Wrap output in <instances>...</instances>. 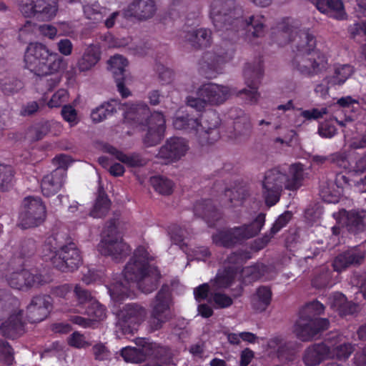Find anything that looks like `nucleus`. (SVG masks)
<instances>
[{
  "label": "nucleus",
  "instance_id": "1",
  "mask_svg": "<svg viewBox=\"0 0 366 366\" xmlns=\"http://www.w3.org/2000/svg\"><path fill=\"white\" fill-rule=\"evenodd\" d=\"M300 23L292 17H284L271 27L270 38L273 43L282 46L299 37L292 66L300 74L313 78L326 72L329 68L328 56L316 48L315 36L307 31L300 30Z\"/></svg>",
  "mask_w": 366,
  "mask_h": 366
},
{
  "label": "nucleus",
  "instance_id": "2",
  "mask_svg": "<svg viewBox=\"0 0 366 366\" xmlns=\"http://www.w3.org/2000/svg\"><path fill=\"white\" fill-rule=\"evenodd\" d=\"M152 259L146 248L139 246L123 270L125 280L137 282L139 290L146 294L157 289L161 278L157 267L150 264Z\"/></svg>",
  "mask_w": 366,
  "mask_h": 366
},
{
  "label": "nucleus",
  "instance_id": "3",
  "mask_svg": "<svg viewBox=\"0 0 366 366\" xmlns=\"http://www.w3.org/2000/svg\"><path fill=\"white\" fill-rule=\"evenodd\" d=\"M304 169L300 163L290 166L288 173H283L277 168L268 170L262 181V197L268 207L275 205L280 199L282 189L297 190L302 184Z\"/></svg>",
  "mask_w": 366,
  "mask_h": 366
},
{
  "label": "nucleus",
  "instance_id": "4",
  "mask_svg": "<svg viewBox=\"0 0 366 366\" xmlns=\"http://www.w3.org/2000/svg\"><path fill=\"white\" fill-rule=\"evenodd\" d=\"M59 238L58 234L46 238L42 249L43 257L45 260L49 259L53 267L62 272H74L82 262L80 251L74 242L62 244Z\"/></svg>",
  "mask_w": 366,
  "mask_h": 366
},
{
  "label": "nucleus",
  "instance_id": "5",
  "mask_svg": "<svg viewBox=\"0 0 366 366\" xmlns=\"http://www.w3.org/2000/svg\"><path fill=\"white\" fill-rule=\"evenodd\" d=\"M19 300L9 290L0 289V320L6 315L7 320L0 325V334L11 340H16L26 332L28 322L24 317V310L19 309Z\"/></svg>",
  "mask_w": 366,
  "mask_h": 366
},
{
  "label": "nucleus",
  "instance_id": "6",
  "mask_svg": "<svg viewBox=\"0 0 366 366\" xmlns=\"http://www.w3.org/2000/svg\"><path fill=\"white\" fill-rule=\"evenodd\" d=\"M125 118L147 127V132L143 142L147 147H154L162 141L164 137L166 121L162 112L151 113L148 105L144 102L132 104L125 112Z\"/></svg>",
  "mask_w": 366,
  "mask_h": 366
},
{
  "label": "nucleus",
  "instance_id": "7",
  "mask_svg": "<svg viewBox=\"0 0 366 366\" xmlns=\"http://www.w3.org/2000/svg\"><path fill=\"white\" fill-rule=\"evenodd\" d=\"M243 14L237 0H210L209 16L224 41L229 39L232 30L241 21Z\"/></svg>",
  "mask_w": 366,
  "mask_h": 366
},
{
  "label": "nucleus",
  "instance_id": "8",
  "mask_svg": "<svg viewBox=\"0 0 366 366\" xmlns=\"http://www.w3.org/2000/svg\"><path fill=\"white\" fill-rule=\"evenodd\" d=\"M25 67L36 75L46 74L51 71H63L66 67L64 58L51 53L43 44L30 43L25 51Z\"/></svg>",
  "mask_w": 366,
  "mask_h": 366
},
{
  "label": "nucleus",
  "instance_id": "9",
  "mask_svg": "<svg viewBox=\"0 0 366 366\" xmlns=\"http://www.w3.org/2000/svg\"><path fill=\"white\" fill-rule=\"evenodd\" d=\"M98 249L102 254L111 256L116 262H121L129 254L130 246L124 242L114 219L106 223Z\"/></svg>",
  "mask_w": 366,
  "mask_h": 366
},
{
  "label": "nucleus",
  "instance_id": "10",
  "mask_svg": "<svg viewBox=\"0 0 366 366\" xmlns=\"http://www.w3.org/2000/svg\"><path fill=\"white\" fill-rule=\"evenodd\" d=\"M228 87L213 83L204 84L197 91V97H187V104L197 112L204 109L207 104L219 105L229 96Z\"/></svg>",
  "mask_w": 366,
  "mask_h": 366
},
{
  "label": "nucleus",
  "instance_id": "11",
  "mask_svg": "<svg viewBox=\"0 0 366 366\" xmlns=\"http://www.w3.org/2000/svg\"><path fill=\"white\" fill-rule=\"evenodd\" d=\"M243 75L248 89L245 88L238 91L237 95L242 99L245 104H255L260 97L258 87L264 75L262 56H259L252 63H247L244 68Z\"/></svg>",
  "mask_w": 366,
  "mask_h": 366
},
{
  "label": "nucleus",
  "instance_id": "12",
  "mask_svg": "<svg viewBox=\"0 0 366 366\" xmlns=\"http://www.w3.org/2000/svg\"><path fill=\"white\" fill-rule=\"evenodd\" d=\"M22 207L18 224L21 229L36 227L45 221L46 208L41 197H26L22 202Z\"/></svg>",
  "mask_w": 366,
  "mask_h": 366
},
{
  "label": "nucleus",
  "instance_id": "13",
  "mask_svg": "<svg viewBox=\"0 0 366 366\" xmlns=\"http://www.w3.org/2000/svg\"><path fill=\"white\" fill-rule=\"evenodd\" d=\"M172 292L170 287L164 284L155 296L148 323L152 331L160 330L170 319Z\"/></svg>",
  "mask_w": 366,
  "mask_h": 366
},
{
  "label": "nucleus",
  "instance_id": "14",
  "mask_svg": "<svg viewBox=\"0 0 366 366\" xmlns=\"http://www.w3.org/2000/svg\"><path fill=\"white\" fill-rule=\"evenodd\" d=\"M329 326L330 321L327 318L315 317L300 312L299 318L294 325V332L301 341L308 342L327 330Z\"/></svg>",
  "mask_w": 366,
  "mask_h": 366
},
{
  "label": "nucleus",
  "instance_id": "15",
  "mask_svg": "<svg viewBox=\"0 0 366 366\" xmlns=\"http://www.w3.org/2000/svg\"><path fill=\"white\" fill-rule=\"evenodd\" d=\"M58 9V0H19V10L26 18L50 21L56 16Z\"/></svg>",
  "mask_w": 366,
  "mask_h": 366
},
{
  "label": "nucleus",
  "instance_id": "16",
  "mask_svg": "<svg viewBox=\"0 0 366 366\" xmlns=\"http://www.w3.org/2000/svg\"><path fill=\"white\" fill-rule=\"evenodd\" d=\"M267 30L266 24V18L262 14H254L248 19H244L241 16V21L238 23L237 27L232 30L230 34L228 41H236L238 39L239 33L242 32L245 38L252 40L253 39L263 37Z\"/></svg>",
  "mask_w": 366,
  "mask_h": 366
},
{
  "label": "nucleus",
  "instance_id": "17",
  "mask_svg": "<svg viewBox=\"0 0 366 366\" xmlns=\"http://www.w3.org/2000/svg\"><path fill=\"white\" fill-rule=\"evenodd\" d=\"M199 117L198 141L201 145L212 144L217 141L219 132L217 129L220 119L214 109L206 110Z\"/></svg>",
  "mask_w": 366,
  "mask_h": 366
},
{
  "label": "nucleus",
  "instance_id": "18",
  "mask_svg": "<svg viewBox=\"0 0 366 366\" xmlns=\"http://www.w3.org/2000/svg\"><path fill=\"white\" fill-rule=\"evenodd\" d=\"M74 293L77 299L76 310L79 313L92 317L94 320H104L106 317V307L92 297L89 290L76 285Z\"/></svg>",
  "mask_w": 366,
  "mask_h": 366
},
{
  "label": "nucleus",
  "instance_id": "19",
  "mask_svg": "<svg viewBox=\"0 0 366 366\" xmlns=\"http://www.w3.org/2000/svg\"><path fill=\"white\" fill-rule=\"evenodd\" d=\"M9 285L16 290H27L31 287L46 285L50 282V277L47 275L22 269L20 271L13 272L6 276Z\"/></svg>",
  "mask_w": 366,
  "mask_h": 366
},
{
  "label": "nucleus",
  "instance_id": "20",
  "mask_svg": "<svg viewBox=\"0 0 366 366\" xmlns=\"http://www.w3.org/2000/svg\"><path fill=\"white\" fill-rule=\"evenodd\" d=\"M53 308V300L50 295H39L32 297L26 309V320L29 323L44 320Z\"/></svg>",
  "mask_w": 366,
  "mask_h": 366
},
{
  "label": "nucleus",
  "instance_id": "21",
  "mask_svg": "<svg viewBox=\"0 0 366 366\" xmlns=\"http://www.w3.org/2000/svg\"><path fill=\"white\" fill-rule=\"evenodd\" d=\"M188 149L187 142L184 138L173 137L160 147L157 157L164 159L165 164L174 162L184 157Z\"/></svg>",
  "mask_w": 366,
  "mask_h": 366
},
{
  "label": "nucleus",
  "instance_id": "22",
  "mask_svg": "<svg viewBox=\"0 0 366 366\" xmlns=\"http://www.w3.org/2000/svg\"><path fill=\"white\" fill-rule=\"evenodd\" d=\"M147 315L146 309L137 303L125 305L119 311V317L124 327H127L129 332L137 330L144 321Z\"/></svg>",
  "mask_w": 366,
  "mask_h": 366
},
{
  "label": "nucleus",
  "instance_id": "23",
  "mask_svg": "<svg viewBox=\"0 0 366 366\" xmlns=\"http://www.w3.org/2000/svg\"><path fill=\"white\" fill-rule=\"evenodd\" d=\"M157 10L154 0H133L122 14L125 19L135 18L139 21L151 19Z\"/></svg>",
  "mask_w": 366,
  "mask_h": 366
},
{
  "label": "nucleus",
  "instance_id": "24",
  "mask_svg": "<svg viewBox=\"0 0 366 366\" xmlns=\"http://www.w3.org/2000/svg\"><path fill=\"white\" fill-rule=\"evenodd\" d=\"M109 66L113 74L114 81L117 84L118 92L123 98L130 96L131 92L125 86V72L126 67L128 66V61L122 55H114L108 61Z\"/></svg>",
  "mask_w": 366,
  "mask_h": 366
},
{
  "label": "nucleus",
  "instance_id": "25",
  "mask_svg": "<svg viewBox=\"0 0 366 366\" xmlns=\"http://www.w3.org/2000/svg\"><path fill=\"white\" fill-rule=\"evenodd\" d=\"M232 58L228 53L205 52L199 61L200 69L207 78L215 77L222 70V64Z\"/></svg>",
  "mask_w": 366,
  "mask_h": 366
},
{
  "label": "nucleus",
  "instance_id": "26",
  "mask_svg": "<svg viewBox=\"0 0 366 366\" xmlns=\"http://www.w3.org/2000/svg\"><path fill=\"white\" fill-rule=\"evenodd\" d=\"M330 347L322 342L312 343L306 347L302 354V362L306 366H318L330 359Z\"/></svg>",
  "mask_w": 366,
  "mask_h": 366
},
{
  "label": "nucleus",
  "instance_id": "27",
  "mask_svg": "<svg viewBox=\"0 0 366 366\" xmlns=\"http://www.w3.org/2000/svg\"><path fill=\"white\" fill-rule=\"evenodd\" d=\"M179 35L183 41L189 42L195 49L207 48L212 44V31L207 29L183 30Z\"/></svg>",
  "mask_w": 366,
  "mask_h": 366
},
{
  "label": "nucleus",
  "instance_id": "28",
  "mask_svg": "<svg viewBox=\"0 0 366 366\" xmlns=\"http://www.w3.org/2000/svg\"><path fill=\"white\" fill-rule=\"evenodd\" d=\"M315 4L317 10L329 17L337 20L347 18L344 4L342 0H309Z\"/></svg>",
  "mask_w": 366,
  "mask_h": 366
},
{
  "label": "nucleus",
  "instance_id": "29",
  "mask_svg": "<svg viewBox=\"0 0 366 366\" xmlns=\"http://www.w3.org/2000/svg\"><path fill=\"white\" fill-rule=\"evenodd\" d=\"M175 129L183 130L198 137L199 117L186 111H178L172 121Z\"/></svg>",
  "mask_w": 366,
  "mask_h": 366
},
{
  "label": "nucleus",
  "instance_id": "30",
  "mask_svg": "<svg viewBox=\"0 0 366 366\" xmlns=\"http://www.w3.org/2000/svg\"><path fill=\"white\" fill-rule=\"evenodd\" d=\"M142 342L145 344L146 359L147 357L155 359L164 365H169L172 363L173 355L168 347L149 342L148 339L145 338L142 339Z\"/></svg>",
  "mask_w": 366,
  "mask_h": 366
},
{
  "label": "nucleus",
  "instance_id": "31",
  "mask_svg": "<svg viewBox=\"0 0 366 366\" xmlns=\"http://www.w3.org/2000/svg\"><path fill=\"white\" fill-rule=\"evenodd\" d=\"M330 307L337 312L342 317L353 315L358 312V304L347 300L346 296L341 292H335L330 297Z\"/></svg>",
  "mask_w": 366,
  "mask_h": 366
},
{
  "label": "nucleus",
  "instance_id": "32",
  "mask_svg": "<svg viewBox=\"0 0 366 366\" xmlns=\"http://www.w3.org/2000/svg\"><path fill=\"white\" fill-rule=\"evenodd\" d=\"M194 212L209 223L214 224L222 218V212L211 199H202L194 205Z\"/></svg>",
  "mask_w": 366,
  "mask_h": 366
},
{
  "label": "nucleus",
  "instance_id": "33",
  "mask_svg": "<svg viewBox=\"0 0 366 366\" xmlns=\"http://www.w3.org/2000/svg\"><path fill=\"white\" fill-rule=\"evenodd\" d=\"M213 243L224 248H232L242 242L237 227L222 229L212 236Z\"/></svg>",
  "mask_w": 366,
  "mask_h": 366
},
{
  "label": "nucleus",
  "instance_id": "34",
  "mask_svg": "<svg viewBox=\"0 0 366 366\" xmlns=\"http://www.w3.org/2000/svg\"><path fill=\"white\" fill-rule=\"evenodd\" d=\"M364 255L353 250H347L339 254L332 262V267L335 271L340 272L351 265L360 264Z\"/></svg>",
  "mask_w": 366,
  "mask_h": 366
},
{
  "label": "nucleus",
  "instance_id": "35",
  "mask_svg": "<svg viewBox=\"0 0 366 366\" xmlns=\"http://www.w3.org/2000/svg\"><path fill=\"white\" fill-rule=\"evenodd\" d=\"M225 197L229 198L230 207L242 206L250 195L248 185L243 182H235L232 188L224 189Z\"/></svg>",
  "mask_w": 366,
  "mask_h": 366
},
{
  "label": "nucleus",
  "instance_id": "36",
  "mask_svg": "<svg viewBox=\"0 0 366 366\" xmlns=\"http://www.w3.org/2000/svg\"><path fill=\"white\" fill-rule=\"evenodd\" d=\"M64 184V177L58 171L45 175L41 182V192L44 197H49L56 194Z\"/></svg>",
  "mask_w": 366,
  "mask_h": 366
},
{
  "label": "nucleus",
  "instance_id": "37",
  "mask_svg": "<svg viewBox=\"0 0 366 366\" xmlns=\"http://www.w3.org/2000/svg\"><path fill=\"white\" fill-rule=\"evenodd\" d=\"M354 73V68L350 64H339L335 66L332 74L327 75L323 81L333 86L334 88L342 86Z\"/></svg>",
  "mask_w": 366,
  "mask_h": 366
},
{
  "label": "nucleus",
  "instance_id": "38",
  "mask_svg": "<svg viewBox=\"0 0 366 366\" xmlns=\"http://www.w3.org/2000/svg\"><path fill=\"white\" fill-rule=\"evenodd\" d=\"M101 51L99 48L94 45L88 46L81 57L77 61V67L80 71H86L93 68L100 60Z\"/></svg>",
  "mask_w": 366,
  "mask_h": 366
},
{
  "label": "nucleus",
  "instance_id": "39",
  "mask_svg": "<svg viewBox=\"0 0 366 366\" xmlns=\"http://www.w3.org/2000/svg\"><path fill=\"white\" fill-rule=\"evenodd\" d=\"M266 214L259 213L257 217L249 224H244L237 227L242 242L257 236L265 224Z\"/></svg>",
  "mask_w": 366,
  "mask_h": 366
},
{
  "label": "nucleus",
  "instance_id": "40",
  "mask_svg": "<svg viewBox=\"0 0 366 366\" xmlns=\"http://www.w3.org/2000/svg\"><path fill=\"white\" fill-rule=\"evenodd\" d=\"M237 274V267H224L217 272L213 280V286L218 290L227 289L232 286Z\"/></svg>",
  "mask_w": 366,
  "mask_h": 366
},
{
  "label": "nucleus",
  "instance_id": "41",
  "mask_svg": "<svg viewBox=\"0 0 366 366\" xmlns=\"http://www.w3.org/2000/svg\"><path fill=\"white\" fill-rule=\"evenodd\" d=\"M137 345L139 347V348L128 346L121 350L120 355L125 362L142 363L146 360L145 344L140 339L137 342Z\"/></svg>",
  "mask_w": 366,
  "mask_h": 366
},
{
  "label": "nucleus",
  "instance_id": "42",
  "mask_svg": "<svg viewBox=\"0 0 366 366\" xmlns=\"http://www.w3.org/2000/svg\"><path fill=\"white\" fill-rule=\"evenodd\" d=\"M107 152L129 167H142L145 164V160L138 153H132L128 155L112 146L108 147Z\"/></svg>",
  "mask_w": 366,
  "mask_h": 366
},
{
  "label": "nucleus",
  "instance_id": "43",
  "mask_svg": "<svg viewBox=\"0 0 366 366\" xmlns=\"http://www.w3.org/2000/svg\"><path fill=\"white\" fill-rule=\"evenodd\" d=\"M271 289L267 286H260L252 298V305L254 310L264 312L270 305L272 300Z\"/></svg>",
  "mask_w": 366,
  "mask_h": 366
},
{
  "label": "nucleus",
  "instance_id": "44",
  "mask_svg": "<svg viewBox=\"0 0 366 366\" xmlns=\"http://www.w3.org/2000/svg\"><path fill=\"white\" fill-rule=\"evenodd\" d=\"M343 212L346 214V226L349 232L356 234L366 228V217L363 212L346 210Z\"/></svg>",
  "mask_w": 366,
  "mask_h": 366
},
{
  "label": "nucleus",
  "instance_id": "45",
  "mask_svg": "<svg viewBox=\"0 0 366 366\" xmlns=\"http://www.w3.org/2000/svg\"><path fill=\"white\" fill-rule=\"evenodd\" d=\"M268 345L270 348L277 347V356L280 359H285L287 360H292L295 355L294 349L290 342H284V340L280 336H276L269 339Z\"/></svg>",
  "mask_w": 366,
  "mask_h": 366
},
{
  "label": "nucleus",
  "instance_id": "46",
  "mask_svg": "<svg viewBox=\"0 0 366 366\" xmlns=\"http://www.w3.org/2000/svg\"><path fill=\"white\" fill-rule=\"evenodd\" d=\"M111 200L104 190H99L97 197L92 209L90 212V216L94 218H102L107 215L111 207Z\"/></svg>",
  "mask_w": 366,
  "mask_h": 366
},
{
  "label": "nucleus",
  "instance_id": "47",
  "mask_svg": "<svg viewBox=\"0 0 366 366\" xmlns=\"http://www.w3.org/2000/svg\"><path fill=\"white\" fill-rule=\"evenodd\" d=\"M117 101L112 99L108 102H104L92 112L91 118L94 122L98 123L111 117L117 112Z\"/></svg>",
  "mask_w": 366,
  "mask_h": 366
},
{
  "label": "nucleus",
  "instance_id": "48",
  "mask_svg": "<svg viewBox=\"0 0 366 366\" xmlns=\"http://www.w3.org/2000/svg\"><path fill=\"white\" fill-rule=\"evenodd\" d=\"M150 183L154 189L163 195H169L173 192L174 183L172 180L162 176H154L150 178Z\"/></svg>",
  "mask_w": 366,
  "mask_h": 366
},
{
  "label": "nucleus",
  "instance_id": "49",
  "mask_svg": "<svg viewBox=\"0 0 366 366\" xmlns=\"http://www.w3.org/2000/svg\"><path fill=\"white\" fill-rule=\"evenodd\" d=\"M354 351V345L350 342H344L330 347V359L336 358L339 360H346Z\"/></svg>",
  "mask_w": 366,
  "mask_h": 366
},
{
  "label": "nucleus",
  "instance_id": "50",
  "mask_svg": "<svg viewBox=\"0 0 366 366\" xmlns=\"http://www.w3.org/2000/svg\"><path fill=\"white\" fill-rule=\"evenodd\" d=\"M14 171L11 165L0 164V189L5 191L13 185Z\"/></svg>",
  "mask_w": 366,
  "mask_h": 366
},
{
  "label": "nucleus",
  "instance_id": "51",
  "mask_svg": "<svg viewBox=\"0 0 366 366\" xmlns=\"http://www.w3.org/2000/svg\"><path fill=\"white\" fill-rule=\"evenodd\" d=\"M251 258L250 252L245 250H238L232 252L227 256L225 262L229 264L228 267H235L237 268V273L239 268L246 262L247 260Z\"/></svg>",
  "mask_w": 366,
  "mask_h": 366
},
{
  "label": "nucleus",
  "instance_id": "52",
  "mask_svg": "<svg viewBox=\"0 0 366 366\" xmlns=\"http://www.w3.org/2000/svg\"><path fill=\"white\" fill-rule=\"evenodd\" d=\"M1 88L4 94L11 95L21 89L23 83L14 76H8L1 80Z\"/></svg>",
  "mask_w": 366,
  "mask_h": 366
},
{
  "label": "nucleus",
  "instance_id": "53",
  "mask_svg": "<svg viewBox=\"0 0 366 366\" xmlns=\"http://www.w3.org/2000/svg\"><path fill=\"white\" fill-rule=\"evenodd\" d=\"M59 71H51V72L39 75L41 76L40 81L45 84L46 91H52L59 85L61 80V75L59 74Z\"/></svg>",
  "mask_w": 366,
  "mask_h": 366
},
{
  "label": "nucleus",
  "instance_id": "54",
  "mask_svg": "<svg viewBox=\"0 0 366 366\" xmlns=\"http://www.w3.org/2000/svg\"><path fill=\"white\" fill-rule=\"evenodd\" d=\"M209 303H214L216 309L228 308L233 304L232 298L222 292H214L208 300Z\"/></svg>",
  "mask_w": 366,
  "mask_h": 366
},
{
  "label": "nucleus",
  "instance_id": "55",
  "mask_svg": "<svg viewBox=\"0 0 366 366\" xmlns=\"http://www.w3.org/2000/svg\"><path fill=\"white\" fill-rule=\"evenodd\" d=\"M267 267L262 263H257L243 269L244 274L250 281H257L262 278L267 272Z\"/></svg>",
  "mask_w": 366,
  "mask_h": 366
},
{
  "label": "nucleus",
  "instance_id": "56",
  "mask_svg": "<svg viewBox=\"0 0 366 366\" xmlns=\"http://www.w3.org/2000/svg\"><path fill=\"white\" fill-rule=\"evenodd\" d=\"M0 361L6 365H12L14 361L13 348L4 340H0Z\"/></svg>",
  "mask_w": 366,
  "mask_h": 366
},
{
  "label": "nucleus",
  "instance_id": "57",
  "mask_svg": "<svg viewBox=\"0 0 366 366\" xmlns=\"http://www.w3.org/2000/svg\"><path fill=\"white\" fill-rule=\"evenodd\" d=\"M61 115L63 119L68 122L71 127L77 125L79 122L77 111L71 104L63 105Z\"/></svg>",
  "mask_w": 366,
  "mask_h": 366
},
{
  "label": "nucleus",
  "instance_id": "58",
  "mask_svg": "<svg viewBox=\"0 0 366 366\" xmlns=\"http://www.w3.org/2000/svg\"><path fill=\"white\" fill-rule=\"evenodd\" d=\"M69 99V92L66 89H60L57 90L51 97L47 103L49 108H57L66 102Z\"/></svg>",
  "mask_w": 366,
  "mask_h": 366
},
{
  "label": "nucleus",
  "instance_id": "59",
  "mask_svg": "<svg viewBox=\"0 0 366 366\" xmlns=\"http://www.w3.org/2000/svg\"><path fill=\"white\" fill-rule=\"evenodd\" d=\"M167 232L174 244L181 247L183 246L184 232L180 226L177 224H171L168 226Z\"/></svg>",
  "mask_w": 366,
  "mask_h": 366
},
{
  "label": "nucleus",
  "instance_id": "60",
  "mask_svg": "<svg viewBox=\"0 0 366 366\" xmlns=\"http://www.w3.org/2000/svg\"><path fill=\"white\" fill-rule=\"evenodd\" d=\"M51 124L48 121L40 122L34 125L30 132L33 135V138L38 141L42 139L49 132Z\"/></svg>",
  "mask_w": 366,
  "mask_h": 366
},
{
  "label": "nucleus",
  "instance_id": "61",
  "mask_svg": "<svg viewBox=\"0 0 366 366\" xmlns=\"http://www.w3.org/2000/svg\"><path fill=\"white\" fill-rule=\"evenodd\" d=\"M292 217V213L290 212H285L280 214L273 223L269 232L274 237L277 232H279L283 227H286Z\"/></svg>",
  "mask_w": 366,
  "mask_h": 366
},
{
  "label": "nucleus",
  "instance_id": "62",
  "mask_svg": "<svg viewBox=\"0 0 366 366\" xmlns=\"http://www.w3.org/2000/svg\"><path fill=\"white\" fill-rule=\"evenodd\" d=\"M325 306L320 302L315 300L306 304V305L301 309L300 312L306 315H311L312 317L315 315H320L324 312Z\"/></svg>",
  "mask_w": 366,
  "mask_h": 366
},
{
  "label": "nucleus",
  "instance_id": "63",
  "mask_svg": "<svg viewBox=\"0 0 366 366\" xmlns=\"http://www.w3.org/2000/svg\"><path fill=\"white\" fill-rule=\"evenodd\" d=\"M157 71L158 72L159 82L162 84H167L172 81L174 71L171 69L159 64H157Z\"/></svg>",
  "mask_w": 366,
  "mask_h": 366
},
{
  "label": "nucleus",
  "instance_id": "64",
  "mask_svg": "<svg viewBox=\"0 0 366 366\" xmlns=\"http://www.w3.org/2000/svg\"><path fill=\"white\" fill-rule=\"evenodd\" d=\"M68 344L75 348H85L90 344L85 340L84 335L79 332H73L68 339Z\"/></svg>",
  "mask_w": 366,
  "mask_h": 366
}]
</instances>
